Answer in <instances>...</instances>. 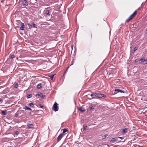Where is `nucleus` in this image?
Masks as SVG:
<instances>
[{"mask_svg":"<svg viewBox=\"0 0 147 147\" xmlns=\"http://www.w3.org/2000/svg\"><path fill=\"white\" fill-rule=\"evenodd\" d=\"M69 67H68L67 68V69H66V71H65V72H64V74H65V73L66 71L69 68Z\"/></svg>","mask_w":147,"mask_h":147,"instance_id":"nucleus-38","label":"nucleus"},{"mask_svg":"<svg viewBox=\"0 0 147 147\" xmlns=\"http://www.w3.org/2000/svg\"><path fill=\"white\" fill-rule=\"evenodd\" d=\"M18 86V84L17 83H16V84L15 86L14 87L15 88H17Z\"/></svg>","mask_w":147,"mask_h":147,"instance_id":"nucleus-29","label":"nucleus"},{"mask_svg":"<svg viewBox=\"0 0 147 147\" xmlns=\"http://www.w3.org/2000/svg\"><path fill=\"white\" fill-rule=\"evenodd\" d=\"M108 136V135H105L102 136V138H106V137Z\"/></svg>","mask_w":147,"mask_h":147,"instance_id":"nucleus-22","label":"nucleus"},{"mask_svg":"<svg viewBox=\"0 0 147 147\" xmlns=\"http://www.w3.org/2000/svg\"><path fill=\"white\" fill-rule=\"evenodd\" d=\"M147 117V115H146Z\"/></svg>","mask_w":147,"mask_h":147,"instance_id":"nucleus-44","label":"nucleus"},{"mask_svg":"<svg viewBox=\"0 0 147 147\" xmlns=\"http://www.w3.org/2000/svg\"><path fill=\"white\" fill-rule=\"evenodd\" d=\"M138 49V47H136L134 48V51H136V50H137Z\"/></svg>","mask_w":147,"mask_h":147,"instance_id":"nucleus-23","label":"nucleus"},{"mask_svg":"<svg viewBox=\"0 0 147 147\" xmlns=\"http://www.w3.org/2000/svg\"><path fill=\"white\" fill-rule=\"evenodd\" d=\"M134 17L133 16V15H131L129 18H130L131 19V20Z\"/></svg>","mask_w":147,"mask_h":147,"instance_id":"nucleus-26","label":"nucleus"},{"mask_svg":"<svg viewBox=\"0 0 147 147\" xmlns=\"http://www.w3.org/2000/svg\"><path fill=\"white\" fill-rule=\"evenodd\" d=\"M3 102V100L2 99H0V102L2 103Z\"/></svg>","mask_w":147,"mask_h":147,"instance_id":"nucleus-36","label":"nucleus"},{"mask_svg":"<svg viewBox=\"0 0 147 147\" xmlns=\"http://www.w3.org/2000/svg\"><path fill=\"white\" fill-rule=\"evenodd\" d=\"M94 108L93 107H91L90 108V109L91 110V109H94Z\"/></svg>","mask_w":147,"mask_h":147,"instance_id":"nucleus-37","label":"nucleus"},{"mask_svg":"<svg viewBox=\"0 0 147 147\" xmlns=\"http://www.w3.org/2000/svg\"><path fill=\"white\" fill-rule=\"evenodd\" d=\"M128 131V128H125L121 131V133L123 134H125Z\"/></svg>","mask_w":147,"mask_h":147,"instance_id":"nucleus-6","label":"nucleus"},{"mask_svg":"<svg viewBox=\"0 0 147 147\" xmlns=\"http://www.w3.org/2000/svg\"><path fill=\"white\" fill-rule=\"evenodd\" d=\"M34 105V103L33 102H31V103H30L29 104V105L31 106H32L33 105Z\"/></svg>","mask_w":147,"mask_h":147,"instance_id":"nucleus-28","label":"nucleus"},{"mask_svg":"<svg viewBox=\"0 0 147 147\" xmlns=\"http://www.w3.org/2000/svg\"><path fill=\"white\" fill-rule=\"evenodd\" d=\"M18 114H15V116L16 117H18Z\"/></svg>","mask_w":147,"mask_h":147,"instance_id":"nucleus-39","label":"nucleus"},{"mask_svg":"<svg viewBox=\"0 0 147 147\" xmlns=\"http://www.w3.org/2000/svg\"><path fill=\"white\" fill-rule=\"evenodd\" d=\"M32 25H33V27L34 28H37V25L36 24H34V23H33L32 24Z\"/></svg>","mask_w":147,"mask_h":147,"instance_id":"nucleus-25","label":"nucleus"},{"mask_svg":"<svg viewBox=\"0 0 147 147\" xmlns=\"http://www.w3.org/2000/svg\"><path fill=\"white\" fill-rule=\"evenodd\" d=\"M140 60L142 62H146L147 61V59H143L142 58L140 59Z\"/></svg>","mask_w":147,"mask_h":147,"instance_id":"nucleus-16","label":"nucleus"},{"mask_svg":"<svg viewBox=\"0 0 147 147\" xmlns=\"http://www.w3.org/2000/svg\"><path fill=\"white\" fill-rule=\"evenodd\" d=\"M35 0V1L34 2V3H36V1H37V0Z\"/></svg>","mask_w":147,"mask_h":147,"instance_id":"nucleus-40","label":"nucleus"},{"mask_svg":"<svg viewBox=\"0 0 147 147\" xmlns=\"http://www.w3.org/2000/svg\"><path fill=\"white\" fill-rule=\"evenodd\" d=\"M54 75H52L49 76V77L51 78L52 79L54 77Z\"/></svg>","mask_w":147,"mask_h":147,"instance_id":"nucleus-32","label":"nucleus"},{"mask_svg":"<svg viewBox=\"0 0 147 147\" xmlns=\"http://www.w3.org/2000/svg\"><path fill=\"white\" fill-rule=\"evenodd\" d=\"M137 13V11H135L132 14V15H133V16L134 17L135 15Z\"/></svg>","mask_w":147,"mask_h":147,"instance_id":"nucleus-19","label":"nucleus"},{"mask_svg":"<svg viewBox=\"0 0 147 147\" xmlns=\"http://www.w3.org/2000/svg\"><path fill=\"white\" fill-rule=\"evenodd\" d=\"M124 137H117L118 139V138H120V139H124Z\"/></svg>","mask_w":147,"mask_h":147,"instance_id":"nucleus-35","label":"nucleus"},{"mask_svg":"<svg viewBox=\"0 0 147 147\" xmlns=\"http://www.w3.org/2000/svg\"><path fill=\"white\" fill-rule=\"evenodd\" d=\"M147 63V62H146V63H144V64H146Z\"/></svg>","mask_w":147,"mask_h":147,"instance_id":"nucleus-42","label":"nucleus"},{"mask_svg":"<svg viewBox=\"0 0 147 147\" xmlns=\"http://www.w3.org/2000/svg\"><path fill=\"white\" fill-rule=\"evenodd\" d=\"M87 128V126H85L83 127V129L84 130H86Z\"/></svg>","mask_w":147,"mask_h":147,"instance_id":"nucleus-34","label":"nucleus"},{"mask_svg":"<svg viewBox=\"0 0 147 147\" xmlns=\"http://www.w3.org/2000/svg\"><path fill=\"white\" fill-rule=\"evenodd\" d=\"M19 132L18 131H16L15 132V134L16 135H18V134H19Z\"/></svg>","mask_w":147,"mask_h":147,"instance_id":"nucleus-30","label":"nucleus"},{"mask_svg":"<svg viewBox=\"0 0 147 147\" xmlns=\"http://www.w3.org/2000/svg\"><path fill=\"white\" fill-rule=\"evenodd\" d=\"M22 2L24 6H28V3L26 0H24L22 1Z\"/></svg>","mask_w":147,"mask_h":147,"instance_id":"nucleus-2","label":"nucleus"},{"mask_svg":"<svg viewBox=\"0 0 147 147\" xmlns=\"http://www.w3.org/2000/svg\"><path fill=\"white\" fill-rule=\"evenodd\" d=\"M45 13L48 16H49L50 15V11L49 10H46L45 11Z\"/></svg>","mask_w":147,"mask_h":147,"instance_id":"nucleus-15","label":"nucleus"},{"mask_svg":"<svg viewBox=\"0 0 147 147\" xmlns=\"http://www.w3.org/2000/svg\"><path fill=\"white\" fill-rule=\"evenodd\" d=\"M104 95L102 94L96 93V98H102L104 97Z\"/></svg>","mask_w":147,"mask_h":147,"instance_id":"nucleus-5","label":"nucleus"},{"mask_svg":"<svg viewBox=\"0 0 147 147\" xmlns=\"http://www.w3.org/2000/svg\"><path fill=\"white\" fill-rule=\"evenodd\" d=\"M27 126L28 127L32 128L33 127V125L32 124H29Z\"/></svg>","mask_w":147,"mask_h":147,"instance_id":"nucleus-12","label":"nucleus"},{"mask_svg":"<svg viewBox=\"0 0 147 147\" xmlns=\"http://www.w3.org/2000/svg\"><path fill=\"white\" fill-rule=\"evenodd\" d=\"M96 93H92L91 94V96L92 97H93V98H96Z\"/></svg>","mask_w":147,"mask_h":147,"instance_id":"nucleus-11","label":"nucleus"},{"mask_svg":"<svg viewBox=\"0 0 147 147\" xmlns=\"http://www.w3.org/2000/svg\"><path fill=\"white\" fill-rule=\"evenodd\" d=\"M1 113L4 115H5L6 114V111H1Z\"/></svg>","mask_w":147,"mask_h":147,"instance_id":"nucleus-18","label":"nucleus"},{"mask_svg":"<svg viewBox=\"0 0 147 147\" xmlns=\"http://www.w3.org/2000/svg\"><path fill=\"white\" fill-rule=\"evenodd\" d=\"M68 131V130L66 129H63V133L62 134H63L65 133L66 132H67Z\"/></svg>","mask_w":147,"mask_h":147,"instance_id":"nucleus-17","label":"nucleus"},{"mask_svg":"<svg viewBox=\"0 0 147 147\" xmlns=\"http://www.w3.org/2000/svg\"><path fill=\"white\" fill-rule=\"evenodd\" d=\"M28 25L29 28H32V26L31 24H28Z\"/></svg>","mask_w":147,"mask_h":147,"instance_id":"nucleus-31","label":"nucleus"},{"mask_svg":"<svg viewBox=\"0 0 147 147\" xmlns=\"http://www.w3.org/2000/svg\"><path fill=\"white\" fill-rule=\"evenodd\" d=\"M117 137L114 138H112L111 139V140L110 142H115L116 141H117Z\"/></svg>","mask_w":147,"mask_h":147,"instance_id":"nucleus-8","label":"nucleus"},{"mask_svg":"<svg viewBox=\"0 0 147 147\" xmlns=\"http://www.w3.org/2000/svg\"><path fill=\"white\" fill-rule=\"evenodd\" d=\"M15 57V56L13 55H12L9 56V57H10V58H11V59L14 58Z\"/></svg>","mask_w":147,"mask_h":147,"instance_id":"nucleus-20","label":"nucleus"},{"mask_svg":"<svg viewBox=\"0 0 147 147\" xmlns=\"http://www.w3.org/2000/svg\"><path fill=\"white\" fill-rule=\"evenodd\" d=\"M134 17L133 16V15H131L129 18H130L131 19V20Z\"/></svg>","mask_w":147,"mask_h":147,"instance_id":"nucleus-27","label":"nucleus"},{"mask_svg":"<svg viewBox=\"0 0 147 147\" xmlns=\"http://www.w3.org/2000/svg\"><path fill=\"white\" fill-rule=\"evenodd\" d=\"M131 19L130 18H128L126 20V22H128L131 20Z\"/></svg>","mask_w":147,"mask_h":147,"instance_id":"nucleus-24","label":"nucleus"},{"mask_svg":"<svg viewBox=\"0 0 147 147\" xmlns=\"http://www.w3.org/2000/svg\"><path fill=\"white\" fill-rule=\"evenodd\" d=\"M32 96V95L31 94H29L27 95V97L28 98H31Z\"/></svg>","mask_w":147,"mask_h":147,"instance_id":"nucleus-21","label":"nucleus"},{"mask_svg":"<svg viewBox=\"0 0 147 147\" xmlns=\"http://www.w3.org/2000/svg\"><path fill=\"white\" fill-rule=\"evenodd\" d=\"M89 52H88V53H89ZM91 52H90L89 53V54H90V55H91L92 54H91Z\"/></svg>","mask_w":147,"mask_h":147,"instance_id":"nucleus-41","label":"nucleus"},{"mask_svg":"<svg viewBox=\"0 0 147 147\" xmlns=\"http://www.w3.org/2000/svg\"><path fill=\"white\" fill-rule=\"evenodd\" d=\"M36 96H40L42 98L44 99L45 98V96L42 94L41 93L40 94H36Z\"/></svg>","mask_w":147,"mask_h":147,"instance_id":"nucleus-4","label":"nucleus"},{"mask_svg":"<svg viewBox=\"0 0 147 147\" xmlns=\"http://www.w3.org/2000/svg\"><path fill=\"white\" fill-rule=\"evenodd\" d=\"M115 91H117L118 92H122L123 93H125V91L124 90H122L119 89H115Z\"/></svg>","mask_w":147,"mask_h":147,"instance_id":"nucleus-7","label":"nucleus"},{"mask_svg":"<svg viewBox=\"0 0 147 147\" xmlns=\"http://www.w3.org/2000/svg\"><path fill=\"white\" fill-rule=\"evenodd\" d=\"M53 110L55 111H57L58 110L57 104L56 102H55V103L53 105Z\"/></svg>","mask_w":147,"mask_h":147,"instance_id":"nucleus-1","label":"nucleus"},{"mask_svg":"<svg viewBox=\"0 0 147 147\" xmlns=\"http://www.w3.org/2000/svg\"><path fill=\"white\" fill-rule=\"evenodd\" d=\"M63 134H60L58 137L57 138V142H59L62 138L63 136Z\"/></svg>","mask_w":147,"mask_h":147,"instance_id":"nucleus-3","label":"nucleus"},{"mask_svg":"<svg viewBox=\"0 0 147 147\" xmlns=\"http://www.w3.org/2000/svg\"><path fill=\"white\" fill-rule=\"evenodd\" d=\"M38 105L39 107L40 108H42L43 107V106L41 104H39Z\"/></svg>","mask_w":147,"mask_h":147,"instance_id":"nucleus-33","label":"nucleus"},{"mask_svg":"<svg viewBox=\"0 0 147 147\" xmlns=\"http://www.w3.org/2000/svg\"><path fill=\"white\" fill-rule=\"evenodd\" d=\"M146 30L147 31V28L146 29Z\"/></svg>","mask_w":147,"mask_h":147,"instance_id":"nucleus-43","label":"nucleus"},{"mask_svg":"<svg viewBox=\"0 0 147 147\" xmlns=\"http://www.w3.org/2000/svg\"><path fill=\"white\" fill-rule=\"evenodd\" d=\"M21 25H22V26L21 27H20V30H24V23H22L21 24Z\"/></svg>","mask_w":147,"mask_h":147,"instance_id":"nucleus-10","label":"nucleus"},{"mask_svg":"<svg viewBox=\"0 0 147 147\" xmlns=\"http://www.w3.org/2000/svg\"><path fill=\"white\" fill-rule=\"evenodd\" d=\"M23 108L24 109H28V110H30V111H32V109L31 108H29V107H27L26 106H25V107H24Z\"/></svg>","mask_w":147,"mask_h":147,"instance_id":"nucleus-13","label":"nucleus"},{"mask_svg":"<svg viewBox=\"0 0 147 147\" xmlns=\"http://www.w3.org/2000/svg\"><path fill=\"white\" fill-rule=\"evenodd\" d=\"M42 84H40L37 86V87L38 88L40 89L42 87Z\"/></svg>","mask_w":147,"mask_h":147,"instance_id":"nucleus-14","label":"nucleus"},{"mask_svg":"<svg viewBox=\"0 0 147 147\" xmlns=\"http://www.w3.org/2000/svg\"><path fill=\"white\" fill-rule=\"evenodd\" d=\"M79 111H80L82 112H84L85 111H86V109H85L84 108H83V107H81V108H79Z\"/></svg>","mask_w":147,"mask_h":147,"instance_id":"nucleus-9","label":"nucleus"}]
</instances>
